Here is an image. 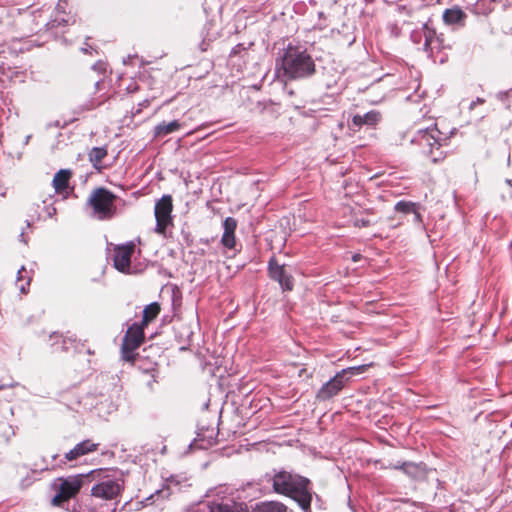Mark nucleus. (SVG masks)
<instances>
[{
    "instance_id": "f257e3e1",
    "label": "nucleus",
    "mask_w": 512,
    "mask_h": 512,
    "mask_svg": "<svg viewBox=\"0 0 512 512\" xmlns=\"http://www.w3.org/2000/svg\"><path fill=\"white\" fill-rule=\"evenodd\" d=\"M265 478L275 493L292 498L304 512H311L313 493L308 478L285 469H273Z\"/></svg>"
},
{
    "instance_id": "f03ea898",
    "label": "nucleus",
    "mask_w": 512,
    "mask_h": 512,
    "mask_svg": "<svg viewBox=\"0 0 512 512\" xmlns=\"http://www.w3.org/2000/svg\"><path fill=\"white\" fill-rule=\"evenodd\" d=\"M280 69L284 78L302 80L315 74L316 65L306 49L289 43L280 57Z\"/></svg>"
},
{
    "instance_id": "7ed1b4c3",
    "label": "nucleus",
    "mask_w": 512,
    "mask_h": 512,
    "mask_svg": "<svg viewBox=\"0 0 512 512\" xmlns=\"http://www.w3.org/2000/svg\"><path fill=\"white\" fill-rule=\"evenodd\" d=\"M448 137H444L443 133L434 124L424 129H418L410 139L412 145L419 147L424 155H430L434 163L445 158V153L440 148L446 144Z\"/></svg>"
},
{
    "instance_id": "20e7f679",
    "label": "nucleus",
    "mask_w": 512,
    "mask_h": 512,
    "mask_svg": "<svg viewBox=\"0 0 512 512\" xmlns=\"http://www.w3.org/2000/svg\"><path fill=\"white\" fill-rule=\"evenodd\" d=\"M117 196L104 187L95 189L89 196L87 204L91 206L92 216L98 220L111 219L116 213Z\"/></svg>"
},
{
    "instance_id": "39448f33",
    "label": "nucleus",
    "mask_w": 512,
    "mask_h": 512,
    "mask_svg": "<svg viewBox=\"0 0 512 512\" xmlns=\"http://www.w3.org/2000/svg\"><path fill=\"white\" fill-rule=\"evenodd\" d=\"M101 474L102 469H97L86 474L81 473L68 476L67 478H59V491L53 497L52 503L54 505H59L61 500H69L70 498L75 497L84 485L85 481L90 482L91 478H94L96 475L100 476Z\"/></svg>"
},
{
    "instance_id": "423d86ee",
    "label": "nucleus",
    "mask_w": 512,
    "mask_h": 512,
    "mask_svg": "<svg viewBox=\"0 0 512 512\" xmlns=\"http://www.w3.org/2000/svg\"><path fill=\"white\" fill-rule=\"evenodd\" d=\"M92 480L98 482L91 488V496L95 499L113 501L117 499L124 490V480L121 477H112L109 475L95 476Z\"/></svg>"
},
{
    "instance_id": "0eeeda50",
    "label": "nucleus",
    "mask_w": 512,
    "mask_h": 512,
    "mask_svg": "<svg viewBox=\"0 0 512 512\" xmlns=\"http://www.w3.org/2000/svg\"><path fill=\"white\" fill-rule=\"evenodd\" d=\"M268 277L277 282L282 293L291 292L294 289L295 279L293 275L286 269L285 264H280L275 256L270 257L267 263Z\"/></svg>"
},
{
    "instance_id": "6e6552de",
    "label": "nucleus",
    "mask_w": 512,
    "mask_h": 512,
    "mask_svg": "<svg viewBox=\"0 0 512 512\" xmlns=\"http://www.w3.org/2000/svg\"><path fill=\"white\" fill-rule=\"evenodd\" d=\"M173 204L171 195H163L155 204L154 215L156 219V226L154 231L160 235H165L169 226H172V213Z\"/></svg>"
},
{
    "instance_id": "1a4fd4ad",
    "label": "nucleus",
    "mask_w": 512,
    "mask_h": 512,
    "mask_svg": "<svg viewBox=\"0 0 512 512\" xmlns=\"http://www.w3.org/2000/svg\"><path fill=\"white\" fill-rule=\"evenodd\" d=\"M144 340V327L138 323H133L127 329L122 346V358L126 361L134 360V351L141 345Z\"/></svg>"
},
{
    "instance_id": "9d476101",
    "label": "nucleus",
    "mask_w": 512,
    "mask_h": 512,
    "mask_svg": "<svg viewBox=\"0 0 512 512\" xmlns=\"http://www.w3.org/2000/svg\"><path fill=\"white\" fill-rule=\"evenodd\" d=\"M423 32L425 38L423 50L425 52L432 54L435 50L439 52L452 48L451 43L447 41L444 34L437 33L434 28L429 26V23L423 25Z\"/></svg>"
},
{
    "instance_id": "9b49d317",
    "label": "nucleus",
    "mask_w": 512,
    "mask_h": 512,
    "mask_svg": "<svg viewBox=\"0 0 512 512\" xmlns=\"http://www.w3.org/2000/svg\"><path fill=\"white\" fill-rule=\"evenodd\" d=\"M395 470H401L404 474L413 480L421 481L427 477V466L423 462H396L391 465Z\"/></svg>"
},
{
    "instance_id": "f8f14e48",
    "label": "nucleus",
    "mask_w": 512,
    "mask_h": 512,
    "mask_svg": "<svg viewBox=\"0 0 512 512\" xmlns=\"http://www.w3.org/2000/svg\"><path fill=\"white\" fill-rule=\"evenodd\" d=\"M218 432L214 431V428H199L196 438L189 444L188 450L194 449L206 450L214 446L217 443Z\"/></svg>"
},
{
    "instance_id": "ddd939ff",
    "label": "nucleus",
    "mask_w": 512,
    "mask_h": 512,
    "mask_svg": "<svg viewBox=\"0 0 512 512\" xmlns=\"http://www.w3.org/2000/svg\"><path fill=\"white\" fill-rule=\"evenodd\" d=\"M135 245L129 242L125 245L119 246L114 251L113 261L114 267L120 272H126L131 263V256L134 252Z\"/></svg>"
},
{
    "instance_id": "4468645a",
    "label": "nucleus",
    "mask_w": 512,
    "mask_h": 512,
    "mask_svg": "<svg viewBox=\"0 0 512 512\" xmlns=\"http://www.w3.org/2000/svg\"><path fill=\"white\" fill-rule=\"evenodd\" d=\"M381 119V114L376 110H371L363 115L355 114L352 117L349 128L356 132L362 128V126L374 127Z\"/></svg>"
},
{
    "instance_id": "2eb2a0df",
    "label": "nucleus",
    "mask_w": 512,
    "mask_h": 512,
    "mask_svg": "<svg viewBox=\"0 0 512 512\" xmlns=\"http://www.w3.org/2000/svg\"><path fill=\"white\" fill-rule=\"evenodd\" d=\"M49 340L51 341L50 345L54 348V351L68 352L71 349H76L79 344V340L75 335L64 336L57 332L52 333Z\"/></svg>"
},
{
    "instance_id": "dca6fc26",
    "label": "nucleus",
    "mask_w": 512,
    "mask_h": 512,
    "mask_svg": "<svg viewBox=\"0 0 512 512\" xmlns=\"http://www.w3.org/2000/svg\"><path fill=\"white\" fill-rule=\"evenodd\" d=\"M97 443H94L90 439H85L78 444H76L71 450H69L64 455V459L66 461H73L78 459L81 456L87 455L89 453H92L97 450L98 448Z\"/></svg>"
},
{
    "instance_id": "f3484780",
    "label": "nucleus",
    "mask_w": 512,
    "mask_h": 512,
    "mask_svg": "<svg viewBox=\"0 0 512 512\" xmlns=\"http://www.w3.org/2000/svg\"><path fill=\"white\" fill-rule=\"evenodd\" d=\"M237 227V221L233 217H227L223 221V235L221 238V243L225 248L233 249L236 244L235 240V230Z\"/></svg>"
},
{
    "instance_id": "a211bd4d",
    "label": "nucleus",
    "mask_w": 512,
    "mask_h": 512,
    "mask_svg": "<svg viewBox=\"0 0 512 512\" xmlns=\"http://www.w3.org/2000/svg\"><path fill=\"white\" fill-rule=\"evenodd\" d=\"M467 14L458 6L445 9L443 12V21L447 25H457L463 27Z\"/></svg>"
},
{
    "instance_id": "6ab92c4d",
    "label": "nucleus",
    "mask_w": 512,
    "mask_h": 512,
    "mask_svg": "<svg viewBox=\"0 0 512 512\" xmlns=\"http://www.w3.org/2000/svg\"><path fill=\"white\" fill-rule=\"evenodd\" d=\"M342 389L343 388L337 384V381L330 379L317 391L316 399L318 401H327L336 396Z\"/></svg>"
},
{
    "instance_id": "aec40b11",
    "label": "nucleus",
    "mask_w": 512,
    "mask_h": 512,
    "mask_svg": "<svg viewBox=\"0 0 512 512\" xmlns=\"http://www.w3.org/2000/svg\"><path fill=\"white\" fill-rule=\"evenodd\" d=\"M72 176V172L69 169H60L53 178V187L57 193L66 191L69 187V180Z\"/></svg>"
},
{
    "instance_id": "412c9836",
    "label": "nucleus",
    "mask_w": 512,
    "mask_h": 512,
    "mask_svg": "<svg viewBox=\"0 0 512 512\" xmlns=\"http://www.w3.org/2000/svg\"><path fill=\"white\" fill-rule=\"evenodd\" d=\"M365 370V365L360 366H352L345 369H342L341 371L337 372L334 377L331 379L333 381H337V384L341 386L342 388L345 385V382L349 380L350 377L354 375H358L362 373Z\"/></svg>"
},
{
    "instance_id": "4be33fe9",
    "label": "nucleus",
    "mask_w": 512,
    "mask_h": 512,
    "mask_svg": "<svg viewBox=\"0 0 512 512\" xmlns=\"http://www.w3.org/2000/svg\"><path fill=\"white\" fill-rule=\"evenodd\" d=\"M180 127L181 124L178 120H173L169 123L163 121L154 127V137L163 138L171 133L176 132L180 129Z\"/></svg>"
},
{
    "instance_id": "5701e85b",
    "label": "nucleus",
    "mask_w": 512,
    "mask_h": 512,
    "mask_svg": "<svg viewBox=\"0 0 512 512\" xmlns=\"http://www.w3.org/2000/svg\"><path fill=\"white\" fill-rule=\"evenodd\" d=\"M107 154L108 152L106 147H93L88 153V158L92 164V167L97 171H101V162L107 156Z\"/></svg>"
},
{
    "instance_id": "b1692460",
    "label": "nucleus",
    "mask_w": 512,
    "mask_h": 512,
    "mask_svg": "<svg viewBox=\"0 0 512 512\" xmlns=\"http://www.w3.org/2000/svg\"><path fill=\"white\" fill-rule=\"evenodd\" d=\"M252 512H287V507L277 501H267L256 504Z\"/></svg>"
},
{
    "instance_id": "393cba45",
    "label": "nucleus",
    "mask_w": 512,
    "mask_h": 512,
    "mask_svg": "<svg viewBox=\"0 0 512 512\" xmlns=\"http://www.w3.org/2000/svg\"><path fill=\"white\" fill-rule=\"evenodd\" d=\"M160 313V305L157 302H152L147 305L143 310L142 321L139 323L146 327L151 321H153Z\"/></svg>"
},
{
    "instance_id": "a878e982",
    "label": "nucleus",
    "mask_w": 512,
    "mask_h": 512,
    "mask_svg": "<svg viewBox=\"0 0 512 512\" xmlns=\"http://www.w3.org/2000/svg\"><path fill=\"white\" fill-rule=\"evenodd\" d=\"M422 205L418 202L400 200L394 205V210L402 214H412L416 209H421Z\"/></svg>"
},
{
    "instance_id": "bb28decb",
    "label": "nucleus",
    "mask_w": 512,
    "mask_h": 512,
    "mask_svg": "<svg viewBox=\"0 0 512 512\" xmlns=\"http://www.w3.org/2000/svg\"><path fill=\"white\" fill-rule=\"evenodd\" d=\"M97 107L96 102L93 99L86 100L82 104L77 105L73 109V114L81 115L84 112L91 111Z\"/></svg>"
},
{
    "instance_id": "cd10ccee",
    "label": "nucleus",
    "mask_w": 512,
    "mask_h": 512,
    "mask_svg": "<svg viewBox=\"0 0 512 512\" xmlns=\"http://www.w3.org/2000/svg\"><path fill=\"white\" fill-rule=\"evenodd\" d=\"M213 512H241L235 505L229 503L212 502Z\"/></svg>"
},
{
    "instance_id": "c85d7f7f",
    "label": "nucleus",
    "mask_w": 512,
    "mask_h": 512,
    "mask_svg": "<svg viewBox=\"0 0 512 512\" xmlns=\"http://www.w3.org/2000/svg\"><path fill=\"white\" fill-rule=\"evenodd\" d=\"M67 24H68V20H66L65 18H63V17H60V18L56 17V18L48 21L45 24V26H46V30L47 31H53L56 28L65 27Z\"/></svg>"
},
{
    "instance_id": "c756f323",
    "label": "nucleus",
    "mask_w": 512,
    "mask_h": 512,
    "mask_svg": "<svg viewBox=\"0 0 512 512\" xmlns=\"http://www.w3.org/2000/svg\"><path fill=\"white\" fill-rule=\"evenodd\" d=\"M116 505H117V502L106 503L104 505H100L99 510H97L95 512H115ZM73 512H79V511L73 510Z\"/></svg>"
},
{
    "instance_id": "7c9ffc66",
    "label": "nucleus",
    "mask_w": 512,
    "mask_h": 512,
    "mask_svg": "<svg viewBox=\"0 0 512 512\" xmlns=\"http://www.w3.org/2000/svg\"><path fill=\"white\" fill-rule=\"evenodd\" d=\"M189 512H213L212 503L200 505L197 508L190 510Z\"/></svg>"
},
{
    "instance_id": "2f4dec72",
    "label": "nucleus",
    "mask_w": 512,
    "mask_h": 512,
    "mask_svg": "<svg viewBox=\"0 0 512 512\" xmlns=\"http://www.w3.org/2000/svg\"><path fill=\"white\" fill-rule=\"evenodd\" d=\"M354 224L357 227H368L371 225V221L366 218H356Z\"/></svg>"
},
{
    "instance_id": "473e14b6",
    "label": "nucleus",
    "mask_w": 512,
    "mask_h": 512,
    "mask_svg": "<svg viewBox=\"0 0 512 512\" xmlns=\"http://www.w3.org/2000/svg\"><path fill=\"white\" fill-rule=\"evenodd\" d=\"M246 48L244 46V44H237L235 45L232 49H231V52H230V57H233V56H236L238 54L241 53V51H244Z\"/></svg>"
},
{
    "instance_id": "72a5a7b5",
    "label": "nucleus",
    "mask_w": 512,
    "mask_h": 512,
    "mask_svg": "<svg viewBox=\"0 0 512 512\" xmlns=\"http://www.w3.org/2000/svg\"><path fill=\"white\" fill-rule=\"evenodd\" d=\"M413 223L420 225L423 222L422 215L420 214V209H416V212H413Z\"/></svg>"
},
{
    "instance_id": "f704fd0d",
    "label": "nucleus",
    "mask_w": 512,
    "mask_h": 512,
    "mask_svg": "<svg viewBox=\"0 0 512 512\" xmlns=\"http://www.w3.org/2000/svg\"><path fill=\"white\" fill-rule=\"evenodd\" d=\"M160 493H161V491H160V490H157V491L155 492V494H151L150 496L146 497V498L141 502V504H142L143 506H146V505L152 504V503H153V499H154V497H155L156 495H157V496H158V495H160Z\"/></svg>"
},
{
    "instance_id": "c9c22d12",
    "label": "nucleus",
    "mask_w": 512,
    "mask_h": 512,
    "mask_svg": "<svg viewBox=\"0 0 512 512\" xmlns=\"http://www.w3.org/2000/svg\"><path fill=\"white\" fill-rule=\"evenodd\" d=\"M93 70L98 72H104L106 70V64L103 61H98L92 66Z\"/></svg>"
},
{
    "instance_id": "e433bc0d",
    "label": "nucleus",
    "mask_w": 512,
    "mask_h": 512,
    "mask_svg": "<svg viewBox=\"0 0 512 512\" xmlns=\"http://www.w3.org/2000/svg\"><path fill=\"white\" fill-rule=\"evenodd\" d=\"M80 406V401H75L73 404H67V408L69 410L78 411V407Z\"/></svg>"
},
{
    "instance_id": "4c0bfd02",
    "label": "nucleus",
    "mask_w": 512,
    "mask_h": 512,
    "mask_svg": "<svg viewBox=\"0 0 512 512\" xmlns=\"http://www.w3.org/2000/svg\"><path fill=\"white\" fill-rule=\"evenodd\" d=\"M150 101L145 99L142 102L139 103V109L137 110V113H139L144 107L149 106Z\"/></svg>"
},
{
    "instance_id": "58836bf2",
    "label": "nucleus",
    "mask_w": 512,
    "mask_h": 512,
    "mask_svg": "<svg viewBox=\"0 0 512 512\" xmlns=\"http://www.w3.org/2000/svg\"><path fill=\"white\" fill-rule=\"evenodd\" d=\"M56 127V128H63L64 126L61 125L60 121H55L47 124V128Z\"/></svg>"
},
{
    "instance_id": "ea45409f",
    "label": "nucleus",
    "mask_w": 512,
    "mask_h": 512,
    "mask_svg": "<svg viewBox=\"0 0 512 512\" xmlns=\"http://www.w3.org/2000/svg\"><path fill=\"white\" fill-rule=\"evenodd\" d=\"M411 37H412L413 42L418 43L420 41L421 34L420 33H413L411 35Z\"/></svg>"
},
{
    "instance_id": "a19ab883",
    "label": "nucleus",
    "mask_w": 512,
    "mask_h": 512,
    "mask_svg": "<svg viewBox=\"0 0 512 512\" xmlns=\"http://www.w3.org/2000/svg\"><path fill=\"white\" fill-rule=\"evenodd\" d=\"M483 102L484 100L478 97L475 101H472V103L470 104V109H473L476 104H481Z\"/></svg>"
},
{
    "instance_id": "79ce46f5",
    "label": "nucleus",
    "mask_w": 512,
    "mask_h": 512,
    "mask_svg": "<svg viewBox=\"0 0 512 512\" xmlns=\"http://www.w3.org/2000/svg\"><path fill=\"white\" fill-rule=\"evenodd\" d=\"M47 214L49 217H53V215L56 214V208L55 207H48Z\"/></svg>"
},
{
    "instance_id": "37998d69",
    "label": "nucleus",
    "mask_w": 512,
    "mask_h": 512,
    "mask_svg": "<svg viewBox=\"0 0 512 512\" xmlns=\"http://www.w3.org/2000/svg\"><path fill=\"white\" fill-rule=\"evenodd\" d=\"M25 271H26V270H25V267H24V266H22V267L18 270V272H17V281H20V280L22 279V273H23V272H25Z\"/></svg>"
},
{
    "instance_id": "c03bdc74",
    "label": "nucleus",
    "mask_w": 512,
    "mask_h": 512,
    "mask_svg": "<svg viewBox=\"0 0 512 512\" xmlns=\"http://www.w3.org/2000/svg\"><path fill=\"white\" fill-rule=\"evenodd\" d=\"M361 259H362V255H361V254H359V253H355V254H353V255H352V261H353V262H358V261H360Z\"/></svg>"
},
{
    "instance_id": "a18cd8bd",
    "label": "nucleus",
    "mask_w": 512,
    "mask_h": 512,
    "mask_svg": "<svg viewBox=\"0 0 512 512\" xmlns=\"http://www.w3.org/2000/svg\"><path fill=\"white\" fill-rule=\"evenodd\" d=\"M132 60V56L131 55H127L125 58H123V63L125 65L129 64Z\"/></svg>"
},
{
    "instance_id": "49530a36",
    "label": "nucleus",
    "mask_w": 512,
    "mask_h": 512,
    "mask_svg": "<svg viewBox=\"0 0 512 512\" xmlns=\"http://www.w3.org/2000/svg\"><path fill=\"white\" fill-rule=\"evenodd\" d=\"M89 49H92V47H91V46L82 47L80 50H81V52H83V53H89Z\"/></svg>"
},
{
    "instance_id": "de8ad7c7",
    "label": "nucleus",
    "mask_w": 512,
    "mask_h": 512,
    "mask_svg": "<svg viewBox=\"0 0 512 512\" xmlns=\"http://www.w3.org/2000/svg\"><path fill=\"white\" fill-rule=\"evenodd\" d=\"M154 382H156V379H155V375H154V374H152V380L148 381V383H147V384H148V386L151 388V387H152V384H153Z\"/></svg>"
},
{
    "instance_id": "09e8293b",
    "label": "nucleus",
    "mask_w": 512,
    "mask_h": 512,
    "mask_svg": "<svg viewBox=\"0 0 512 512\" xmlns=\"http://www.w3.org/2000/svg\"><path fill=\"white\" fill-rule=\"evenodd\" d=\"M47 469H48V464H45L44 466H41L39 468L40 471L47 470Z\"/></svg>"
},
{
    "instance_id": "8fccbe9b",
    "label": "nucleus",
    "mask_w": 512,
    "mask_h": 512,
    "mask_svg": "<svg viewBox=\"0 0 512 512\" xmlns=\"http://www.w3.org/2000/svg\"><path fill=\"white\" fill-rule=\"evenodd\" d=\"M20 240L26 243V240L24 239V233L20 234Z\"/></svg>"
},
{
    "instance_id": "3c124183",
    "label": "nucleus",
    "mask_w": 512,
    "mask_h": 512,
    "mask_svg": "<svg viewBox=\"0 0 512 512\" xmlns=\"http://www.w3.org/2000/svg\"><path fill=\"white\" fill-rule=\"evenodd\" d=\"M30 138H31V135L26 136V138H25V144H27V143L29 142Z\"/></svg>"
},
{
    "instance_id": "603ef678",
    "label": "nucleus",
    "mask_w": 512,
    "mask_h": 512,
    "mask_svg": "<svg viewBox=\"0 0 512 512\" xmlns=\"http://www.w3.org/2000/svg\"><path fill=\"white\" fill-rule=\"evenodd\" d=\"M20 291H21L22 293H25V292H26V291H25V287H24L23 285H21V286H20Z\"/></svg>"
},
{
    "instance_id": "864d4df0",
    "label": "nucleus",
    "mask_w": 512,
    "mask_h": 512,
    "mask_svg": "<svg viewBox=\"0 0 512 512\" xmlns=\"http://www.w3.org/2000/svg\"><path fill=\"white\" fill-rule=\"evenodd\" d=\"M288 95L292 96L294 94V92L292 90H286Z\"/></svg>"
},
{
    "instance_id": "5fc2aeb1",
    "label": "nucleus",
    "mask_w": 512,
    "mask_h": 512,
    "mask_svg": "<svg viewBox=\"0 0 512 512\" xmlns=\"http://www.w3.org/2000/svg\"><path fill=\"white\" fill-rule=\"evenodd\" d=\"M292 104L294 105V107H295L296 109L301 108V105H299V104H295V103H292Z\"/></svg>"
},
{
    "instance_id": "6e6d98bb",
    "label": "nucleus",
    "mask_w": 512,
    "mask_h": 512,
    "mask_svg": "<svg viewBox=\"0 0 512 512\" xmlns=\"http://www.w3.org/2000/svg\"><path fill=\"white\" fill-rule=\"evenodd\" d=\"M99 84H100V80L96 81V83H95V87H96L97 89H98V87H99Z\"/></svg>"
},
{
    "instance_id": "4d7b16f0",
    "label": "nucleus",
    "mask_w": 512,
    "mask_h": 512,
    "mask_svg": "<svg viewBox=\"0 0 512 512\" xmlns=\"http://www.w3.org/2000/svg\"><path fill=\"white\" fill-rule=\"evenodd\" d=\"M0 389H2V386H0Z\"/></svg>"
}]
</instances>
